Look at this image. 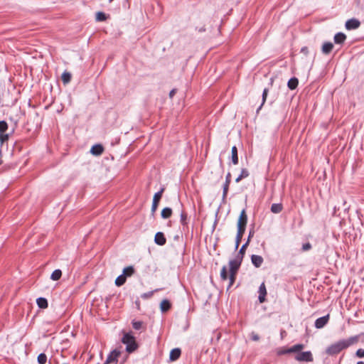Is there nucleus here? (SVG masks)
Instances as JSON below:
<instances>
[{
    "label": "nucleus",
    "instance_id": "nucleus-2",
    "mask_svg": "<svg viewBox=\"0 0 364 364\" xmlns=\"http://www.w3.org/2000/svg\"><path fill=\"white\" fill-rule=\"evenodd\" d=\"M242 261V259L241 257H239V256H237V257L232 260H230L229 262V266H230V273H229V280H230V284L229 287L232 286L235 280V275L236 273L241 264V262Z\"/></svg>",
    "mask_w": 364,
    "mask_h": 364
},
{
    "label": "nucleus",
    "instance_id": "nucleus-13",
    "mask_svg": "<svg viewBox=\"0 0 364 364\" xmlns=\"http://www.w3.org/2000/svg\"><path fill=\"white\" fill-rule=\"evenodd\" d=\"M251 261L254 266L258 268L262 265L264 260L262 257L257 255H253L251 257Z\"/></svg>",
    "mask_w": 364,
    "mask_h": 364
},
{
    "label": "nucleus",
    "instance_id": "nucleus-50",
    "mask_svg": "<svg viewBox=\"0 0 364 364\" xmlns=\"http://www.w3.org/2000/svg\"><path fill=\"white\" fill-rule=\"evenodd\" d=\"M1 163H2V161H1V160H0V164H1Z\"/></svg>",
    "mask_w": 364,
    "mask_h": 364
},
{
    "label": "nucleus",
    "instance_id": "nucleus-3",
    "mask_svg": "<svg viewBox=\"0 0 364 364\" xmlns=\"http://www.w3.org/2000/svg\"><path fill=\"white\" fill-rule=\"evenodd\" d=\"M123 343L127 345L126 350L128 353H132L136 350L138 346L135 338L129 333H125L122 339Z\"/></svg>",
    "mask_w": 364,
    "mask_h": 364
},
{
    "label": "nucleus",
    "instance_id": "nucleus-22",
    "mask_svg": "<svg viewBox=\"0 0 364 364\" xmlns=\"http://www.w3.org/2000/svg\"><path fill=\"white\" fill-rule=\"evenodd\" d=\"M231 154H232V163L234 164H238L237 149L235 146L232 147Z\"/></svg>",
    "mask_w": 364,
    "mask_h": 364
},
{
    "label": "nucleus",
    "instance_id": "nucleus-40",
    "mask_svg": "<svg viewBox=\"0 0 364 364\" xmlns=\"http://www.w3.org/2000/svg\"><path fill=\"white\" fill-rule=\"evenodd\" d=\"M355 355L358 358H364V349L360 348L357 350Z\"/></svg>",
    "mask_w": 364,
    "mask_h": 364
},
{
    "label": "nucleus",
    "instance_id": "nucleus-1",
    "mask_svg": "<svg viewBox=\"0 0 364 364\" xmlns=\"http://www.w3.org/2000/svg\"><path fill=\"white\" fill-rule=\"evenodd\" d=\"M358 342V336H353L348 339L340 340L336 343L331 344L326 349V352L328 355H334L339 353L343 349L357 343Z\"/></svg>",
    "mask_w": 364,
    "mask_h": 364
},
{
    "label": "nucleus",
    "instance_id": "nucleus-49",
    "mask_svg": "<svg viewBox=\"0 0 364 364\" xmlns=\"http://www.w3.org/2000/svg\"><path fill=\"white\" fill-rule=\"evenodd\" d=\"M357 364H364V361H358Z\"/></svg>",
    "mask_w": 364,
    "mask_h": 364
},
{
    "label": "nucleus",
    "instance_id": "nucleus-46",
    "mask_svg": "<svg viewBox=\"0 0 364 364\" xmlns=\"http://www.w3.org/2000/svg\"><path fill=\"white\" fill-rule=\"evenodd\" d=\"M176 93V90H172L170 93H169V95L171 97H172Z\"/></svg>",
    "mask_w": 364,
    "mask_h": 364
},
{
    "label": "nucleus",
    "instance_id": "nucleus-26",
    "mask_svg": "<svg viewBox=\"0 0 364 364\" xmlns=\"http://www.w3.org/2000/svg\"><path fill=\"white\" fill-rule=\"evenodd\" d=\"M172 210L170 208H164L161 211V217L167 219L171 216Z\"/></svg>",
    "mask_w": 364,
    "mask_h": 364
},
{
    "label": "nucleus",
    "instance_id": "nucleus-43",
    "mask_svg": "<svg viewBox=\"0 0 364 364\" xmlns=\"http://www.w3.org/2000/svg\"><path fill=\"white\" fill-rule=\"evenodd\" d=\"M301 53H303L304 55H307L309 54V49L307 47H303L301 49Z\"/></svg>",
    "mask_w": 364,
    "mask_h": 364
},
{
    "label": "nucleus",
    "instance_id": "nucleus-38",
    "mask_svg": "<svg viewBox=\"0 0 364 364\" xmlns=\"http://www.w3.org/2000/svg\"><path fill=\"white\" fill-rule=\"evenodd\" d=\"M229 184H224L223 186V199L225 200L226 196H227V194H228V189H229Z\"/></svg>",
    "mask_w": 364,
    "mask_h": 364
},
{
    "label": "nucleus",
    "instance_id": "nucleus-33",
    "mask_svg": "<svg viewBox=\"0 0 364 364\" xmlns=\"http://www.w3.org/2000/svg\"><path fill=\"white\" fill-rule=\"evenodd\" d=\"M47 361V356L45 353H40L38 356V362L39 364H45Z\"/></svg>",
    "mask_w": 364,
    "mask_h": 364
},
{
    "label": "nucleus",
    "instance_id": "nucleus-41",
    "mask_svg": "<svg viewBox=\"0 0 364 364\" xmlns=\"http://www.w3.org/2000/svg\"><path fill=\"white\" fill-rule=\"evenodd\" d=\"M8 139H9L8 134H5L4 133L0 134V140L2 143L4 142L5 141H7Z\"/></svg>",
    "mask_w": 364,
    "mask_h": 364
},
{
    "label": "nucleus",
    "instance_id": "nucleus-12",
    "mask_svg": "<svg viewBox=\"0 0 364 364\" xmlns=\"http://www.w3.org/2000/svg\"><path fill=\"white\" fill-rule=\"evenodd\" d=\"M104 151V147L101 144H95L92 146L90 152L95 156H100Z\"/></svg>",
    "mask_w": 364,
    "mask_h": 364
},
{
    "label": "nucleus",
    "instance_id": "nucleus-34",
    "mask_svg": "<svg viewBox=\"0 0 364 364\" xmlns=\"http://www.w3.org/2000/svg\"><path fill=\"white\" fill-rule=\"evenodd\" d=\"M267 94H268V89L267 88H265L264 90H263V92H262V104L259 107V108L257 109V112L262 108V107L263 106V105L264 104L266 100H267Z\"/></svg>",
    "mask_w": 364,
    "mask_h": 364
},
{
    "label": "nucleus",
    "instance_id": "nucleus-39",
    "mask_svg": "<svg viewBox=\"0 0 364 364\" xmlns=\"http://www.w3.org/2000/svg\"><path fill=\"white\" fill-rule=\"evenodd\" d=\"M277 353L278 355H282L284 354L290 353V352L287 351V348H280L277 350Z\"/></svg>",
    "mask_w": 364,
    "mask_h": 364
},
{
    "label": "nucleus",
    "instance_id": "nucleus-27",
    "mask_svg": "<svg viewBox=\"0 0 364 364\" xmlns=\"http://www.w3.org/2000/svg\"><path fill=\"white\" fill-rule=\"evenodd\" d=\"M127 278L124 277V275L121 274L119 277H117L115 279V284L117 287H121L126 282Z\"/></svg>",
    "mask_w": 364,
    "mask_h": 364
},
{
    "label": "nucleus",
    "instance_id": "nucleus-17",
    "mask_svg": "<svg viewBox=\"0 0 364 364\" xmlns=\"http://www.w3.org/2000/svg\"><path fill=\"white\" fill-rule=\"evenodd\" d=\"M304 348V345L299 343L294 345L291 348H287V351L290 352V353H298L300 350H303Z\"/></svg>",
    "mask_w": 364,
    "mask_h": 364
},
{
    "label": "nucleus",
    "instance_id": "nucleus-21",
    "mask_svg": "<svg viewBox=\"0 0 364 364\" xmlns=\"http://www.w3.org/2000/svg\"><path fill=\"white\" fill-rule=\"evenodd\" d=\"M283 210L282 203H273L271 206V211L274 213H279Z\"/></svg>",
    "mask_w": 364,
    "mask_h": 364
},
{
    "label": "nucleus",
    "instance_id": "nucleus-7",
    "mask_svg": "<svg viewBox=\"0 0 364 364\" xmlns=\"http://www.w3.org/2000/svg\"><path fill=\"white\" fill-rule=\"evenodd\" d=\"M329 320V314H327L326 316H322L321 318H318L315 321V327L316 328H321L323 326H325Z\"/></svg>",
    "mask_w": 364,
    "mask_h": 364
},
{
    "label": "nucleus",
    "instance_id": "nucleus-16",
    "mask_svg": "<svg viewBox=\"0 0 364 364\" xmlns=\"http://www.w3.org/2000/svg\"><path fill=\"white\" fill-rule=\"evenodd\" d=\"M333 48V45L331 42H326L322 46V52L324 54H329Z\"/></svg>",
    "mask_w": 364,
    "mask_h": 364
},
{
    "label": "nucleus",
    "instance_id": "nucleus-51",
    "mask_svg": "<svg viewBox=\"0 0 364 364\" xmlns=\"http://www.w3.org/2000/svg\"><path fill=\"white\" fill-rule=\"evenodd\" d=\"M113 0H109V2L112 1Z\"/></svg>",
    "mask_w": 364,
    "mask_h": 364
},
{
    "label": "nucleus",
    "instance_id": "nucleus-11",
    "mask_svg": "<svg viewBox=\"0 0 364 364\" xmlns=\"http://www.w3.org/2000/svg\"><path fill=\"white\" fill-rule=\"evenodd\" d=\"M267 295V289L264 283H262L259 288V301L260 303H263L265 301V296Z\"/></svg>",
    "mask_w": 364,
    "mask_h": 364
},
{
    "label": "nucleus",
    "instance_id": "nucleus-19",
    "mask_svg": "<svg viewBox=\"0 0 364 364\" xmlns=\"http://www.w3.org/2000/svg\"><path fill=\"white\" fill-rule=\"evenodd\" d=\"M37 305L41 309H46L48 307V301L43 297H39L36 299Z\"/></svg>",
    "mask_w": 364,
    "mask_h": 364
},
{
    "label": "nucleus",
    "instance_id": "nucleus-6",
    "mask_svg": "<svg viewBox=\"0 0 364 364\" xmlns=\"http://www.w3.org/2000/svg\"><path fill=\"white\" fill-rule=\"evenodd\" d=\"M164 191V188H161V190L156 193L154 196V198H153V202H152V205H151V212L152 213H154L157 208H158V205H159V203L162 197V194Z\"/></svg>",
    "mask_w": 364,
    "mask_h": 364
},
{
    "label": "nucleus",
    "instance_id": "nucleus-35",
    "mask_svg": "<svg viewBox=\"0 0 364 364\" xmlns=\"http://www.w3.org/2000/svg\"><path fill=\"white\" fill-rule=\"evenodd\" d=\"M8 129V124L6 121H0V134L4 133Z\"/></svg>",
    "mask_w": 364,
    "mask_h": 364
},
{
    "label": "nucleus",
    "instance_id": "nucleus-37",
    "mask_svg": "<svg viewBox=\"0 0 364 364\" xmlns=\"http://www.w3.org/2000/svg\"><path fill=\"white\" fill-rule=\"evenodd\" d=\"M187 214L182 211L181 213V223H182L183 225H186L187 224Z\"/></svg>",
    "mask_w": 364,
    "mask_h": 364
},
{
    "label": "nucleus",
    "instance_id": "nucleus-20",
    "mask_svg": "<svg viewBox=\"0 0 364 364\" xmlns=\"http://www.w3.org/2000/svg\"><path fill=\"white\" fill-rule=\"evenodd\" d=\"M298 84V79L296 77H292L288 81L287 86L290 90H294L297 87Z\"/></svg>",
    "mask_w": 364,
    "mask_h": 364
},
{
    "label": "nucleus",
    "instance_id": "nucleus-5",
    "mask_svg": "<svg viewBox=\"0 0 364 364\" xmlns=\"http://www.w3.org/2000/svg\"><path fill=\"white\" fill-rule=\"evenodd\" d=\"M295 359L299 362H312L314 358L310 351H305L298 353L295 356Z\"/></svg>",
    "mask_w": 364,
    "mask_h": 364
},
{
    "label": "nucleus",
    "instance_id": "nucleus-8",
    "mask_svg": "<svg viewBox=\"0 0 364 364\" xmlns=\"http://www.w3.org/2000/svg\"><path fill=\"white\" fill-rule=\"evenodd\" d=\"M120 355V351L117 350H112L107 358L105 364H109L111 363L115 362L117 360V358Z\"/></svg>",
    "mask_w": 364,
    "mask_h": 364
},
{
    "label": "nucleus",
    "instance_id": "nucleus-15",
    "mask_svg": "<svg viewBox=\"0 0 364 364\" xmlns=\"http://www.w3.org/2000/svg\"><path fill=\"white\" fill-rule=\"evenodd\" d=\"M171 304L167 299H164L160 304V308L162 312H166L171 309Z\"/></svg>",
    "mask_w": 364,
    "mask_h": 364
},
{
    "label": "nucleus",
    "instance_id": "nucleus-10",
    "mask_svg": "<svg viewBox=\"0 0 364 364\" xmlns=\"http://www.w3.org/2000/svg\"><path fill=\"white\" fill-rule=\"evenodd\" d=\"M154 242L157 245H161V246L165 245L166 242V239L164 233L161 232H156V234L155 235V237H154Z\"/></svg>",
    "mask_w": 364,
    "mask_h": 364
},
{
    "label": "nucleus",
    "instance_id": "nucleus-45",
    "mask_svg": "<svg viewBox=\"0 0 364 364\" xmlns=\"http://www.w3.org/2000/svg\"><path fill=\"white\" fill-rule=\"evenodd\" d=\"M252 339L255 341H257L259 339V337L257 334L252 333Z\"/></svg>",
    "mask_w": 364,
    "mask_h": 364
},
{
    "label": "nucleus",
    "instance_id": "nucleus-14",
    "mask_svg": "<svg viewBox=\"0 0 364 364\" xmlns=\"http://www.w3.org/2000/svg\"><path fill=\"white\" fill-rule=\"evenodd\" d=\"M181 351L180 348H173L171 350L169 359L171 361L178 360L181 355Z\"/></svg>",
    "mask_w": 364,
    "mask_h": 364
},
{
    "label": "nucleus",
    "instance_id": "nucleus-25",
    "mask_svg": "<svg viewBox=\"0 0 364 364\" xmlns=\"http://www.w3.org/2000/svg\"><path fill=\"white\" fill-rule=\"evenodd\" d=\"M249 176V171L246 168H242L240 174L235 179L237 183L240 182L242 179L247 178Z\"/></svg>",
    "mask_w": 364,
    "mask_h": 364
},
{
    "label": "nucleus",
    "instance_id": "nucleus-23",
    "mask_svg": "<svg viewBox=\"0 0 364 364\" xmlns=\"http://www.w3.org/2000/svg\"><path fill=\"white\" fill-rule=\"evenodd\" d=\"M134 273V269L132 266H129L123 269L122 274L127 278V277H131Z\"/></svg>",
    "mask_w": 364,
    "mask_h": 364
},
{
    "label": "nucleus",
    "instance_id": "nucleus-47",
    "mask_svg": "<svg viewBox=\"0 0 364 364\" xmlns=\"http://www.w3.org/2000/svg\"><path fill=\"white\" fill-rule=\"evenodd\" d=\"M205 31V26H202L201 28H200L198 29V31H199V32H204Z\"/></svg>",
    "mask_w": 364,
    "mask_h": 364
},
{
    "label": "nucleus",
    "instance_id": "nucleus-9",
    "mask_svg": "<svg viewBox=\"0 0 364 364\" xmlns=\"http://www.w3.org/2000/svg\"><path fill=\"white\" fill-rule=\"evenodd\" d=\"M360 21L355 18H351L346 21V28L348 30L356 29L360 26Z\"/></svg>",
    "mask_w": 364,
    "mask_h": 364
},
{
    "label": "nucleus",
    "instance_id": "nucleus-29",
    "mask_svg": "<svg viewBox=\"0 0 364 364\" xmlns=\"http://www.w3.org/2000/svg\"><path fill=\"white\" fill-rule=\"evenodd\" d=\"M244 232H243V231L237 230V235H236V239H235V249L238 248V247L240 245V243L241 242V240L242 238Z\"/></svg>",
    "mask_w": 364,
    "mask_h": 364
},
{
    "label": "nucleus",
    "instance_id": "nucleus-32",
    "mask_svg": "<svg viewBox=\"0 0 364 364\" xmlns=\"http://www.w3.org/2000/svg\"><path fill=\"white\" fill-rule=\"evenodd\" d=\"M107 19V16L105 13L102 11H98L96 14V21H103Z\"/></svg>",
    "mask_w": 364,
    "mask_h": 364
},
{
    "label": "nucleus",
    "instance_id": "nucleus-44",
    "mask_svg": "<svg viewBox=\"0 0 364 364\" xmlns=\"http://www.w3.org/2000/svg\"><path fill=\"white\" fill-rule=\"evenodd\" d=\"M230 178H231V175L230 173H228L227 176H226V179H225V184H229L230 183Z\"/></svg>",
    "mask_w": 364,
    "mask_h": 364
},
{
    "label": "nucleus",
    "instance_id": "nucleus-18",
    "mask_svg": "<svg viewBox=\"0 0 364 364\" xmlns=\"http://www.w3.org/2000/svg\"><path fill=\"white\" fill-rule=\"evenodd\" d=\"M346 38V36L343 33H338L334 36V42L336 43H343Z\"/></svg>",
    "mask_w": 364,
    "mask_h": 364
},
{
    "label": "nucleus",
    "instance_id": "nucleus-48",
    "mask_svg": "<svg viewBox=\"0 0 364 364\" xmlns=\"http://www.w3.org/2000/svg\"><path fill=\"white\" fill-rule=\"evenodd\" d=\"M250 237H252V232H250V234H249V237H248V239L247 240H250Z\"/></svg>",
    "mask_w": 364,
    "mask_h": 364
},
{
    "label": "nucleus",
    "instance_id": "nucleus-4",
    "mask_svg": "<svg viewBox=\"0 0 364 364\" xmlns=\"http://www.w3.org/2000/svg\"><path fill=\"white\" fill-rule=\"evenodd\" d=\"M247 223V216L246 214V211L245 209H243L238 218L237 221V230L240 231H245L246 225Z\"/></svg>",
    "mask_w": 364,
    "mask_h": 364
},
{
    "label": "nucleus",
    "instance_id": "nucleus-42",
    "mask_svg": "<svg viewBox=\"0 0 364 364\" xmlns=\"http://www.w3.org/2000/svg\"><path fill=\"white\" fill-rule=\"evenodd\" d=\"M311 248V245L309 242L305 243L302 246V250L304 251L309 250Z\"/></svg>",
    "mask_w": 364,
    "mask_h": 364
},
{
    "label": "nucleus",
    "instance_id": "nucleus-31",
    "mask_svg": "<svg viewBox=\"0 0 364 364\" xmlns=\"http://www.w3.org/2000/svg\"><path fill=\"white\" fill-rule=\"evenodd\" d=\"M248 245H249V240H247V241L241 247V248L239 251V254L237 255V256H239V257H241L242 259L243 258V256L245 253L246 248L248 246Z\"/></svg>",
    "mask_w": 364,
    "mask_h": 364
},
{
    "label": "nucleus",
    "instance_id": "nucleus-28",
    "mask_svg": "<svg viewBox=\"0 0 364 364\" xmlns=\"http://www.w3.org/2000/svg\"><path fill=\"white\" fill-rule=\"evenodd\" d=\"M61 79L64 84H68L71 80V74L68 72H64L62 74Z\"/></svg>",
    "mask_w": 364,
    "mask_h": 364
},
{
    "label": "nucleus",
    "instance_id": "nucleus-24",
    "mask_svg": "<svg viewBox=\"0 0 364 364\" xmlns=\"http://www.w3.org/2000/svg\"><path fill=\"white\" fill-rule=\"evenodd\" d=\"M61 276H62L61 270L55 269L51 274L50 279L53 281H57L60 279Z\"/></svg>",
    "mask_w": 364,
    "mask_h": 364
},
{
    "label": "nucleus",
    "instance_id": "nucleus-36",
    "mask_svg": "<svg viewBox=\"0 0 364 364\" xmlns=\"http://www.w3.org/2000/svg\"><path fill=\"white\" fill-rule=\"evenodd\" d=\"M142 326H143V322H141V321H134L132 322V326H133V328H134L135 330H139V329H141V327H142Z\"/></svg>",
    "mask_w": 364,
    "mask_h": 364
},
{
    "label": "nucleus",
    "instance_id": "nucleus-30",
    "mask_svg": "<svg viewBox=\"0 0 364 364\" xmlns=\"http://www.w3.org/2000/svg\"><path fill=\"white\" fill-rule=\"evenodd\" d=\"M220 278L223 281H225L229 279V275L228 274V269L225 266L223 267L220 272Z\"/></svg>",
    "mask_w": 364,
    "mask_h": 364
}]
</instances>
